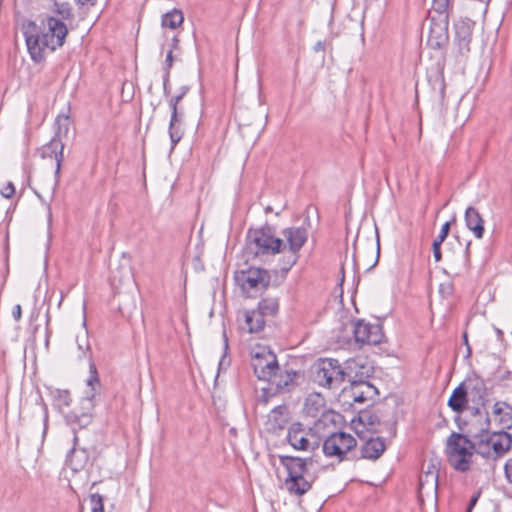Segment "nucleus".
Instances as JSON below:
<instances>
[{
	"label": "nucleus",
	"mask_w": 512,
	"mask_h": 512,
	"mask_svg": "<svg viewBox=\"0 0 512 512\" xmlns=\"http://www.w3.org/2000/svg\"><path fill=\"white\" fill-rule=\"evenodd\" d=\"M287 441L296 450H314L319 446V442L311 429L304 428L301 423H293L289 427Z\"/></svg>",
	"instance_id": "13"
},
{
	"label": "nucleus",
	"mask_w": 512,
	"mask_h": 512,
	"mask_svg": "<svg viewBox=\"0 0 512 512\" xmlns=\"http://www.w3.org/2000/svg\"><path fill=\"white\" fill-rule=\"evenodd\" d=\"M55 123L58 127V131H57L58 135L61 133L67 134V132L69 130V117L68 116L59 115L56 118Z\"/></svg>",
	"instance_id": "34"
},
{
	"label": "nucleus",
	"mask_w": 512,
	"mask_h": 512,
	"mask_svg": "<svg viewBox=\"0 0 512 512\" xmlns=\"http://www.w3.org/2000/svg\"><path fill=\"white\" fill-rule=\"evenodd\" d=\"M245 323L250 333H257L265 326V319L262 312L251 310L245 312Z\"/></svg>",
	"instance_id": "26"
},
{
	"label": "nucleus",
	"mask_w": 512,
	"mask_h": 512,
	"mask_svg": "<svg viewBox=\"0 0 512 512\" xmlns=\"http://www.w3.org/2000/svg\"><path fill=\"white\" fill-rule=\"evenodd\" d=\"M349 369L345 371L336 359H321L316 365L313 379L320 386L335 389L340 387L346 377H350L352 368Z\"/></svg>",
	"instance_id": "7"
},
{
	"label": "nucleus",
	"mask_w": 512,
	"mask_h": 512,
	"mask_svg": "<svg viewBox=\"0 0 512 512\" xmlns=\"http://www.w3.org/2000/svg\"><path fill=\"white\" fill-rule=\"evenodd\" d=\"M172 41H173V48H176L177 44H178V39L176 37H174Z\"/></svg>",
	"instance_id": "52"
},
{
	"label": "nucleus",
	"mask_w": 512,
	"mask_h": 512,
	"mask_svg": "<svg viewBox=\"0 0 512 512\" xmlns=\"http://www.w3.org/2000/svg\"><path fill=\"white\" fill-rule=\"evenodd\" d=\"M386 449L384 439L381 437L368 439L361 448L362 457L365 459L376 460Z\"/></svg>",
	"instance_id": "22"
},
{
	"label": "nucleus",
	"mask_w": 512,
	"mask_h": 512,
	"mask_svg": "<svg viewBox=\"0 0 512 512\" xmlns=\"http://www.w3.org/2000/svg\"><path fill=\"white\" fill-rule=\"evenodd\" d=\"M224 346H225V350H227V349H228V341H227V338H225V345H224Z\"/></svg>",
	"instance_id": "53"
},
{
	"label": "nucleus",
	"mask_w": 512,
	"mask_h": 512,
	"mask_svg": "<svg viewBox=\"0 0 512 512\" xmlns=\"http://www.w3.org/2000/svg\"><path fill=\"white\" fill-rule=\"evenodd\" d=\"M308 234L309 231L306 226H292L283 229L282 237L280 239L284 240L288 255L281 266L282 271L288 272L296 264L299 259V251L306 243Z\"/></svg>",
	"instance_id": "8"
},
{
	"label": "nucleus",
	"mask_w": 512,
	"mask_h": 512,
	"mask_svg": "<svg viewBox=\"0 0 512 512\" xmlns=\"http://www.w3.org/2000/svg\"><path fill=\"white\" fill-rule=\"evenodd\" d=\"M68 33L65 23L55 17H47L41 20L38 25L36 22L29 21L23 25V34L31 58L35 62L44 59L46 48L51 51L56 50L64 44Z\"/></svg>",
	"instance_id": "1"
},
{
	"label": "nucleus",
	"mask_w": 512,
	"mask_h": 512,
	"mask_svg": "<svg viewBox=\"0 0 512 512\" xmlns=\"http://www.w3.org/2000/svg\"><path fill=\"white\" fill-rule=\"evenodd\" d=\"M351 325L357 343L377 345L382 342L384 335L379 324H370L359 319L352 321Z\"/></svg>",
	"instance_id": "14"
},
{
	"label": "nucleus",
	"mask_w": 512,
	"mask_h": 512,
	"mask_svg": "<svg viewBox=\"0 0 512 512\" xmlns=\"http://www.w3.org/2000/svg\"><path fill=\"white\" fill-rule=\"evenodd\" d=\"M173 65V54L172 50H170L167 53L166 60H165V69H166V75L169 76V71Z\"/></svg>",
	"instance_id": "42"
},
{
	"label": "nucleus",
	"mask_w": 512,
	"mask_h": 512,
	"mask_svg": "<svg viewBox=\"0 0 512 512\" xmlns=\"http://www.w3.org/2000/svg\"><path fill=\"white\" fill-rule=\"evenodd\" d=\"M168 77L169 76H167V75L164 77V91H165V93H167L169 91V88H167Z\"/></svg>",
	"instance_id": "49"
},
{
	"label": "nucleus",
	"mask_w": 512,
	"mask_h": 512,
	"mask_svg": "<svg viewBox=\"0 0 512 512\" xmlns=\"http://www.w3.org/2000/svg\"><path fill=\"white\" fill-rule=\"evenodd\" d=\"M90 504L92 512H104L103 498L100 494H92L90 496Z\"/></svg>",
	"instance_id": "33"
},
{
	"label": "nucleus",
	"mask_w": 512,
	"mask_h": 512,
	"mask_svg": "<svg viewBox=\"0 0 512 512\" xmlns=\"http://www.w3.org/2000/svg\"><path fill=\"white\" fill-rule=\"evenodd\" d=\"M268 421L273 429H283L288 422V408L285 405L275 407L269 413Z\"/></svg>",
	"instance_id": "24"
},
{
	"label": "nucleus",
	"mask_w": 512,
	"mask_h": 512,
	"mask_svg": "<svg viewBox=\"0 0 512 512\" xmlns=\"http://www.w3.org/2000/svg\"><path fill=\"white\" fill-rule=\"evenodd\" d=\"M324 49H325V45L321 41L317 42L316 45L314 46L315 51H323Z\"/></svg>",
	"instance_id": "48"
},
{
	"label": "nucleus",
	"mask_w": 512,
	"mask_h": 512,
	"mask_svg": "<svg viewBox=\"0 0 512 512\" xmlns=\"http://www.w3.org/2000/svg\"><path fill=\"white\" fill-rule=\"evenodd\" d=\"M462 384L465 385L469 401L477 406L476 411H478V407L485 404L487 397V387L484 380L473 375L466 378Z\"/></svg>",
	"instance_id": "15"
},
{
	"label": "nucleus",
	"mask_w": 512,
	"mask_h": 512,
	"mask_svg": "<svg viewBox=\"0 0 512 512\" xmlns=\"http://www.w3.org/2000/svg\"><path fill=\"white\" fill-rule=\"evenodd\" d=\"M480 497V492H477L475 495H473L469 501V505L466 512H471L473 507L476 505L478 499Z\"/></svg>",
	"instance_id": "45"
},
{
	"label": "nucleus",
	"mask_w": 512,
	"mask_h": 512,
	"mask_svg": "<svg viewBox=\"0 0 512 512\" xmlns=\"http://www.w3.org/2000/svg\"><path fill=\"white\" fill-rule=\"evenodd\" d=\"M445 451L451 467L459 472L469 470L474 454V445L468 436L452 432L447 438Z\"/></svg>",
	"instance_id": "3"
},
{
	"label": "nucleus",
	"mask_w": 512,
	"mask_h": 512,
	"mask_svg": "<svg viewBox=\"0 0 512 512\" xmlns=\"http://www.w3.org/2000/svg\"><path fill=\"white\" fill-rule=\"evenodd\" d=\"M63 150L64 144L58 137L52 138L51 141L42 148V157L54 158L56 160L55 185L58 184L60 178L61 163L64 158Z\"/></svg>",
	"instance_id": "18"
},
{
	"label": "nucleus",
	"mask_w": 512,
	"mask_h": 512,
	"mask_svg": "<svg viewBox=\"0 0 512 512\" xmlns=\"http://www.w3.org/2000/svg\"><path fill=\"white\" fill-rule=\"evenodd\" d=\"M362 369H366L365 372H361L359 379L358 373L354 377L350 375L349 381L351 382L350 389L346 391L355 403H364L366 401H372L378 395L377 388L370 382L365 381L362 377L369 376V368L361 366Z\"/></svg>",
	"instance_id": "12"
},
{
	"label": "nucleus",
	"mask_w": 512,
	"mask_h": 512,
	"mask_svg": "<svg viewBox=\"0 0 512 512\" xmlns=\"http://www.w3.org/2000/svg\"><path fill=\"white\" fill-rule=\"evenodd\" d=\"M465 222L467 228L472 231L477 239H481L484 235V220L480 213L474 207H468L465 211Z\"/></svg>",
	"instance_id": "21"
},
{
	"label": "nucleus",
	"mask_w": 512,
	"mask_h": 512,
	"mask_svg": "<svg viewBox=\"0 0 512 512\" xmlns=\"http://www.w3.org/2000/svg\"><path fill=\"white\" fill-rule=\"evenodd\" d=\"M441 244L442 243H439L437 241L433 242V256H434V259L436 262H439L442 258L441 249H440Z\"/></svg>",
	"instance_id": "40"
},
{
	"label": "nucleus",
	"mask_w": 512,
	"mask_h": 512,
	"mask_svg": "<svg viewBox=\"0 0 512 512\" xmlns=\"http://www.w3.org/2000/svg\"><path fill=\"white\" fill-rule=\"evenodd\" d=\"M435 84H437L438 88H439L438 98H439V100L441 102H443L444 96H445V83H444V80L441 79V78H437L435 80Z\"/></svg>",
	"instance_id": "39"
},
{
	"label": "nucleus",
	"mask_w": 512,
	"mask_h": 512,
	"mask_svg": "<svg viewBox=\"0 0 512 512\" xmlns=\"http://www.w3.org/2000/svg\"><path fill=\"white\" fill-rule=\"evenodd\" d=\"M356 445L357 441L351 434L336 432L325 439L323 453L326 457H336L339 462H342L346 454L354 449Z\"/></svg>",
	"instance_id": "10"
},
{
	"label": "nucleus",
	"mask_w": 512,
	"mask_h": 512,
	"mask_svg": "<svg viewBox=\"0 0 512 512\" xmlns=\"http://www.w3.org/2000/svg\"><path fill=\"white\" fill-rule=\"evenodd\" d=\"M78 437L73 438V448L67 455V462L74 471L82 470L89 462V453L85 448H77Z\"/></svg>",
	"instance_id": "19"
},
{
	"label": "nucleus",
	"mask_w": 512,
	"mask_h": 512,
	"mask_svg": "<svg viewBox=\"0 0 512 512\" xmlns=\"http://www.w3.org/2000/svg\"><path fill=\"white\" fill-rule=\"evenodd\" d=\"M15 193V187L14 185L9 182L7 183L2 189H1V195L4 197V198H11Z\"/></svg>",
	"instance_id": "38"
},
{
	"label": "nucleus",
	"mask_w": 512,
	"mask_h": 512,
	"mask_svg": "<svg viewBox=\"0 0 512 512\" xmlns=\"http://www.w3.org/2000/svg\"><path fill=\"white\" fill-rule=\"evenodd\" d=\"M507 411L503 412L499 403L494 405V413L498 415H502L500 418V423L502 424V428H511L512 427V408L507 406Z\"/></svg>",
	"instance_id": "30"
},
{
	"label": "nucleus",
	"mask_w": 512,
	"mask_h": 512,
	"mask_svg": "<svg viewBox=\"0 0 512 512\" xmlns=\"http://www.w3.org/2000/svg\"><path fill=\"white\" fill-rule=\"evenodd\" d=\"M76 343H77V348L79 351L77 356L79 359H81L86 356V352L90 348V344L88 341V336H87L86 331H84L82 336H76Z\"/></svg>",
	"instance_id": "32"
},
{
	"label": "nucleus",
	"mask_w": 512,
	"mask_h": 512,
	"mask_svg": "<svg viewBox=\"0 0 512 512\" xmlns=\"http://www.w3.org/2000/svg\"><path fill=\"white\" fill-rule=\"evenodd\" d=\"M474 452L491 459H497L508 452L512 445V436L507 432L489 433L483 431L474 437Z\"/></svg>",
	"instance_id": "5"
},
{
	"label": "nucleus",
	"mask_w": 512,
	"mask_h": 512,
	"mask_svg": "<svg viewBox=\"0 0 512 512\" xmlns=\"http://www.w3.org/2000/svg\"><path fill=\"white\" fill-rule=\"evenodd\" d=\"M184 17L180 10L173 9L162 16L161 24L163 27L175 29L183 23Z\"/></svg>",
	"instance_id": "28"
},
{
	"label": "nucleus",
	"mask_w": 512,
	"mask_h": 512,
	"mask_svg": "<svg viewBox=\"0 0 512 512\" xmlns=\"http://www.w3.org/2000/svg\"><path fill=\"white\" fill-rule=\"evenodd\" d=\"M42 412H43V420H44L43 435H45L47 432V427H48V411H47L46 406L42 407Z\"/></svg>",
	"instance_id": "46"
},
{
	"label": "nucleus",
	"mask_w": 512,
	"mask_h": 512,
	"mask_svg": "<svg viewBox=\"0 0 512 512\" xmlns=\"http://www.w3.org/2000/svg\"><path fill=\"white\" fill-rule=\"evenodd\" d=\"M504 470L507 480L512 484V459L506 462Z\"/></svg>",
	"instance_id": "41"
},
{
	"label": "nucleus",
	"mask_w": 512,
	"mask_h": 512,
	"mask_svg": "<svg viewBox=\"0 0 512 512\" xmlns=\"http://www.w3.org/2000/svg\"><path fill=\"white\" fill-rule=\"evenodd\" d=\"M495 331L497 333L498 338H501L503 336V332L500 329L496 328Z\"/></svg>",
	"instance_id": "50"
},
{
	"label": "nucleus",
	"mask_w": 512,
	"mask_h": 512,
	"mask_svg": "<svg viewBox=\"0 0 512 512\" xmlns=\"http://www.w3.org/2000/svg\"><path fill=\"white\" fill-rule=\"evenodd\" d=\"M469 402L465 385L462 383L454 389L448 400V406L455 412H462Z\"/></svg>",
	"instance_id": "23"
},
{
	"label": "nucleus",
	"mask_w": 512,
	"mask_h": 512,
	"mask_svg": "<svg viewBox=\"0 0 512 512\" xmlns=\"http://www.w3.org/2000/svg\"><path fill=\"white\" fill-rule=\"evenodd\" d=\"M168 133L173 149L181 141L185 133L183 125V112L171 111Z\"/></svg>",
	"instance_id": "20"
},
{
	"label": "nucleus",
	"mask_w": 512,
	"mask_h": 512,
	"mask_svg": "<svg viewBox=\"0 0 512 512\" xmlns=\"http://www.w3.org/2000/svg\"><path fill=\"white\" fill-rule=\"evenodd\" d=\"M54 402L60 409L69 407L72 402L70 392L67 390H56L54 393Z\"/></svg>",
	"instance_id": "31"
},
{
	"label": "nucleus",
	"mask_w": 512,
	"mask_h": 512,
	"mask_svg": "<svg viewBox=\"0 0 512 512\" xmlns=\"http://www.w3.org/2000/svg\"><path fill=\"white\" fill-rule=\"evenodd\" d=\"M449 1L450 0H433L432 7L434 11L442 14L447 10L449 6Z\"/></svg>",
	"instance_id": "36"
},
{
	"label": "nucleus",
	"mask_w": 512,
	"mask_h": 512,
	"mask_svg": "<svg viewBox=\"0 0 512 512\" xmlns=\"http://www.w3.org/2000/svg\"><path fill=\"white\" fill-rule=\"evenodd\" d=\"M438 488V470L433 466L432 472H423L419 477V491L424 490L436 492Z\"/></svg>",
	"instance_id": "25"
},
{
	"label": "nucleus",
	"mask_w": 512,
	"mask_h": 512,
	"mask_svg": "<svg viewBox=\"0 0 512 512\" xmlns=\"http://www.w3.org/2000/svg\"><path fill=\"white\" fill-rule=\"evenodd\" d=\"M278 302L274 299H263L259 302L257 311L262 312V316L274 315L278 310Z\"/></svg>",
	"instance_id": "29"
},
{
	"label": "nucleus",
	"mask_w": 512,
	"mask_h": 512,
	"mask_svg": "<svg viewBox=\"0 0 512 512\" xmlns=\"http://www.w3.org/2000/svg\"><path fill=\"white\" fill-rule=\"evenodd\" d=\"M230 360L226 358L224 355L221 360L219 361V371L220 370H226V368L229 366Z\"/></svg>",
	"instance_id": "47"
},
{
	"label": "nucleus",
	"mask_w": 512,
	"mask_h": 512,
	"mask_svg": "<svg viewBox=\"0 0 512 512\" xmlns=\"http://www.w3.org/2000/svg\"><path fill=\"white\" fill-rule=\"evenodd\" d=\"M450 230V222H446L443 224L440 233L438 234L437 238L434 241H437L439 243H443L444 240L447 238L448 233Z\"/></svg>",
	"instance_id": "37"
},
{
	"label": "nucleus",
	"mask_w": 512,
	"mask_h": 512,
	"mask_svg": "<svg viewBox=\"0 0 512 512\" xmlns=\"http://www.w3.org/2000/svg\"><path fill=\"white\" fill-rule=\"evenodd\" d=\"M324 408V399L319 395H309L305 402V410L308 415L317 417Z\"/></svg>",
	"instance_id": "27"
},
{
	"label": "nucleus",
	"mask_w": 512,
	"mask_h": 512,
	"mask_svg": "<svg viewBox=\"0 0 512 512\" xmlns=\"http://www.w3.org/2000/svg\"><path fill=\"white\" fill-rule=\"evenodd\" d=\"M247 254L257 257L265 254L286 253V244L279 237H274L270 228L250 229L247 234Z\"/></svg>",
	"instance_id": "4"
},
{
	"label": "nucleus",
	"mask_w": 512,
	"mask_h": 512,
	"mask_svg": "<svg viewBox=\"0 0 512 512\" xmlns=\"http://www.w3.org/2000/svg\"><path fill=\"white\" fill-rule=\"evenodd\" d=\"M474 23L469 20H460L455 23V42L460 54L465 55L470 51Z\"/></svg>",
	"instance_id": "16"
},
{
	"label": "nucleus",
	"mask_w": 512,
	"mask_h": 512,
	"mask_svg": "<svg viewBox=\"0 0 512 512\" xmlns=\"http://www.w3.org/2000/svg\"><path fill=\"white\" fill-rule=\"evenodd\" d=\"M251 365L259 380L267 381L280 370L276 355L265 345L256 344L250 350Z\"/></svg>",
	"instance_id": "9"
},
{
	"label": "nucleus",
	"mask_w": 512,
	"mask_h": 512,
	"mask_svg": "<svg viewBox=\"0 0 512 512\" xmlns=\"http://www.w3.org/2000/svg\"><path fill=\"white\" fill-rule=\"evenodd\" d=\"M298 373L292 369H281L279 371H275L273 376L267 381L275 386L276 390L279 392H288L292 390L297 382Z\"/></svg>",
	"instance_id": "17"
},
{
	"label": "nucleus",
	"mask_w": 512,
	"mask_h": 512,
	"mask_svg": "<svg viewBox=\"0 0 512 512\" xmlns=\"http://www.w3.org/2000/svg\"><path fill=\"white\" fill-rule=\"evenodd\" d=\"M90 376L87 379L88 389L85 392V397L81 401L82 411L73 410L66 415V420L70 424L78 425L80 428L87 427L92 421V411L95 403L96 385L99 384L96 368L94 365L90 366Z\"/></svg>",
	"instance_id": "6"
},
{
	"label": "nucleus",
	"mask_w": 512,
	"mask_h": 512,
	"mask_svg": "<svg viewBox=\"0 0 512 512\" xmlns=\"http://www.w3.org/2000/svg\"><path fill=\"white\" fill-rule=\"evenodd\" d=\"M12 316L15 321H19L22 317V308L20 304L14 306L12 311Z\"/></svg>",
	"instance_id": "43"
},
{
	"label": "nucleus",
	"mask_w": 512,
	"mask_h": 512,
	"mask_svg": "<svg viewBox=\"0 0 512 512\" xmlns=\"http://www.w3.org/2000/svg\"><path fill=\"white\" fill-rule=\"evenodd\" d=\"M433 466H435V465L434 464H429L427 466V470L425 472H432Z\"/></svg>",
	"instance_id": "51"
},
{
	"label": "nucleus",
	"mask_w": 512,
	"mask_h": 512,
	"mask_svg": "<svg viewBox=\"0 0 512 512\" xmlns=\"http://www.w3.org/2000/svg\"><path fill=\"white\" fill-rule=\"evenodd\" d=\"M235 279L244 292L250 293L252 291L258 292L267 289L271 277L269 272L265 269L250 267L247 270L238 272Z\"/></svg>",
	"instance_id": "11"
},
{
	"label": "nucleus",
	"mask_w": 512,
	"mask_h": 512,
	"mask_svg": "<svg viewBox=\"0 0 512 512\" xmlns=\"http://www.w3.org/2000/svg\"><path fill=\"white\" fill-rule=\"evenodd\" d=\"M281 465L287 471L284 486L287 492L294 496H303L309 492L315 481V476L309 473L307 464L310 458H299L292 456H279Z\"/></svg>",
	"instance_id": "2"
},
{
	"label": "nucleus",
	"mask_w": 512,
	"mask_h": 512,
	"mask_svg": "<svg viewBox=\"0 0 512 512\" xmlns=\"http://www.w3.org/2000/svg\"><path fill=\"white\" fill-rule=\"evenodd\" d=\"M464 269L468 270L470 267V251H469V244L466 246L464 250Z\"/></svg>",
	"instance_id": "44"
},
{
	"label": "nucleus",
	"mask_w": 512,
	"mask_h": 512,
	"mask_svg": "<svg viewBox=\"0 0 512 512\" xmlns=\"http://www.w3.org/2000/svg\"><path fill=\"white\" fill-rule=\"evenodd\" d=\"M186 92H187V88L183 87L180 94L173 96L170 99L169 106L171 108V111H179L178 105H179L180 101L182 100V98L184 97V95L186 94Z\"/></svg>",
	"instance_id": "35"
}]
</instances>
